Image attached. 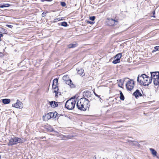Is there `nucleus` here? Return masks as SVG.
<instances>
[{"label":"nucleus","mask_w":159,"mask_h":159,"mask_svg":"<svg viewBox=\"0 0 159 159\" xmlns=\"http://www.w3.org/2000/svg\"><path fill=\"white\" fill-rule=\"evenodd\" d=\"M20 143H23L21 138L18 137L11 138L9 140L8 145L11 146Z\"/></svg>","instance_id":"39448f33"},{"label":"nucleus","mask_w":159,"mask_h":159,"mask_svg":"<svg viewBox=\"0 0 159 159\" xmlns=\"http://www.w3.org/2000/svg\"><path fill=\"white\" fill-rule=\"evenodd\" d=\"M151 79L153 80V83L156 85H159V72H151Z\"/></svg>","instance_id":"7ed1b4c3"},{"label":"nucleus","mask_w":159,"mask_h":159,"mask_svg":"<svg viewBox=\"0 0 159 159\" xmlns=\"http://www.w3.org/2000/svg\"><path fill=\"white\" fill-rule=\"evenodd\" d=\"M48 12H43L42 14V16L43 17H44L45 16L46 14Z\"/></svg>","instance_id":"2f4dec72"},{"label":"nucleus","mask_w":159,"mask_h":159,"mask_svg":"<svg viewBox=\"0 0 159 159\" xmlns=\"http://www.w3.org/2000/svg\"><path fill=\"white\" fill-rule=\"evenodd\" d=\"M49 115L50 116V117L51 118H53V112H51L49 113Z\"/></svg>","instance_id":"7c9ffc66"},{"label":"nucleus","mask_w":159,"mask_h":159,"mask_svg":"<svg viewBox=\"0 0 159 159\" xmlns=\"http://www.w3.org/2000/svg\"><path fill=\"white\" fill-rule=\"evenodd\" d=\"M12 106L16 108L21 109L23 107V105L22 102L17 100L16 103L12 104Z\"/></svg>","instance_id":"0eeeda50"},{"label":"nucleus","mask_w":159,"mask_h":159,"mask_svg":"<svg viewBox=\"0 0 159 159\" xmlns=\"http://www.w3.org/2000/svg\"><path fill=\"white\" fill-rule=\"evenodd\" d=\"M133 95L136 98H137L139 97H141L142 96V94L140 91L138 89H137L133 93Z\"/></svg>","instance_id":"1a4fd4ad"},{"label":"nucleus","mask_w":159,"mask_h":159,"mask_svg":"<svg viewBox=\"0 0 159 159\" xmlns=\"http://www.w3.org/2000/svg\"><path fill=\"white\" fill-rule=\"evenodd\" d=\"M77 70V73L81 75H83L84 72V70H83L82 69H81L80 70Z\"/></svg>","instance_id":"f3484780"},{"label":"nucleus","mask_w":159,"mask_h":159,"mask_svg":"<svg viewBox=\"0 0 159 159\" xmlns=\"http://www.w3.org/2000/svg\"><path fill=\"white\" fill-rule=\"evenodd\" d=\"M87 22H88V23H90V24H93L94 23V22H93V21H87Z\"/></svg>","instance_id":"f704fd0d"},{"label":"nucleus","mask_w":159,"mask_h":159,"mask_svg":"<svg viewBox=\"0 0 159 159\" xmlns=\"http://www.w3.org/2000/svg\"><path fill=\"white\" fill-rule=\"evenodd\" d=\"M61 4L62 7H65L66 5V3L65 2H61Z\"/></svg>","instance_id":"cd10ccee"},{"label":"nucleus","mask_w":159,"mask_h":159,"mask_svg":"<svg viewBox=\"0 0 159 159\" xmlns=\"http://www.w3.org/2000/svg\"><path fill=\"white\" fill-rule=\"evenodd\" d=\"M76 101L74 98H71L68 100L65 103L66 107L69 110H72L75 107Z\"/></svg>","instance_id":"20e7f679"},{"label":"nucleus","mask_w":159,"mask_h":159,"mask_svg":"<svg viewBox=\"0 0 159 159\" xmlns=\"http://www.w3.org/2000/svg\"><path fill=\"white\" fill-rule=\"evenodd\" d=\"M153 17H155V16H153Z\"/></svg>","instance_id":"37998d69"},{"label":"nucleus","mask_w":159,"mask_h":159,"mask_svg":"<svg viewBox=\"0 0 159 159\" xmlns=\"http://www.w3.org/2000/svg\"><path fill=\"white\" fill-rule=\"evenodd\" d=\"M131 144L132 145L134 146H139L140 145L137 142L135 141H133L132 143Z\"/></svg>","instance_id":"412c9836"},{"label":"nucleus","mask_w":159,"mask_h":159,"mask_svg":"<svg viewBox=\"0 0 159 159\" xmlns=\"http://www.w3.org/2000/svg\"><path fill=\"white\" fill-rule=\"evenodd\" d=\"M58 82V80L57 78L53 80L52 85H57Z\"/></svg>","instance_id":"aec40b11"},{"label":"nucleus","mask_w":159,"mask_h":159,"mask_svg":"<svg viewBox=\"0 0 159 159\" xmlns=\"http://www.w3.org/2000/svg\"><path fill=\"white\" fill-rule=\"evenodd\" d=\"M2 102L5 104H7L9 103L10 102V100L9 99H4L2 100Z\"/></svg>","instance_id":"2eb2a0df"},{"label":"nucleus","mask_w":159,"mask_h":159,"mask_svg":"<svg viewBox=\"0 0 159 159\" xmlns=\"http://www.w3.org/2000/svg\"><path fill=\"white\" fill-rule=\"evenodd\" d=\"M154 48L156 51L159 50V46H156Z\"/></svg>","instance_id":"473e14b6"},{"label":"nucleus","mask_w":159,"mask_h":159,"mask_svg":"<svg viewBox=\"0 0 159 159\" xmlns=\"http://www.w3.org/2000/svg\"><path fill=\"white\" fill-rule=\"evenodd\" d=\"M6 26L11 28L13 27V26L11 25H6Z\"/></svg>","instance_id":"72a5a7b5"},{"label":"nucleus","mask_w":159,"mask_h":159,"mask_svg":"<svg viewBox=\"0 0 159 159\" xmlns=\"http://www.w3.org/2000/svg\"><path fill=\"white\" fill-rule=\"evenodd\" d=\"M69 77L68 75H64L62 78L63 80H64L65 81H66L67 80H69Z\"/></svg>","instance_id":"4be33fe9"},{"label":"nucleus","mask_w":159,"mask_h":159,"mask_svg":"<svg viewBox=\"0 0 159 159\" xmlns=\"http://www.w3.org/2000/svg\"><path fill=\"white\" fill-rule=\"evenodd\" d=\"M68 138H70V136H68Z\"/></svg>","instance_id":"ea45409f"},{"label":"nucleus","mask_w":159,"mask_h":159,"mask_svg":"<svg viewBox=\"0 0 159 159\" xmlns=\"http://www.w3.org/2000/svg\"><path fill=\"white\" fill-rule=\"evenodd\" d=\"M122 55L121 53H119L117 54L115 57V58H116L117 59H118V60L120 61V58L121 57Z\"/></svg>","instance_id":"6ab92c4d"},{"label":"nucleus","mask_w":159,"mask_h":159,"mask_svg":"<svg viewBox=\"0 0 159 159\" xmlns=\"http://www.w3.org/2000/svg\"><path fill=\"white\" fill-rule=\"evenodd\" d=\"M52 88L53 89V92L55 93L56 96L58 94V88L57 85H52Z\"/></svg>","instance_id":"9d476101"},{"label":"nucleus","mask_w":159,"mask_h":159,"mask_svg":"<svg viewBox=\"0 0 159 159\" xmlns=\"http://www.w3.org/2000/svg\"><path fill=\"white\" fill-rule=\"evenodd\" d=\"M149 149L151 152V153L153 157H155L157 156V153L156 151L155 150V149L152 148H150Z\"/></svg>","instance_id":"4468645a"},{"label":"nucleus","mask_w":159,"mask_h":159,"mask_svg":"<svg viewBox=\"0 0 159 159\" xmlns=\"http://www.w3.org/2000/svg\"><path fill=\"white\" fill-rule=\"evenodd\" d=\"M61 25L62 26H64L65 27H66L67 26L68 24H67V22H65V21H64V22H63L61 23Z\"/></svg>","instance_id":"393cba45"},{"label":"nucleus","mask_w":159,"mask_h":159,"mask_svg":"<svg viewBox=\"0 0 159 159\" xmlns=\"http://www.w3.org/2000/svg\"><path fill=\"white\" fill-rule=\"evenodd\" d=\"M117 21L116 20L113 19H109L107 21V24L108 25L111 26H113L116 23H117Z\"/></svg>","instance_id":"6e6552de"},{"label":"nucleus","mask_w":159,"mask_h":159,"mask_svg":"<svg viewBox=\"0 0 159 159\" xmlns=\"http://www.w3.org/2000/svg\"><path fill=\"white\" fill-rule=\"evenodd\" d=\"M119 92H120V99L122 100H123V101L125 99V97H124V96L122 93V92L121 91H120Z\"/></svg>","instance_id":"dca6fc26"},{"label":"nucleus","mask_w":159,"mask_h":159,"mask_svg":"<svg viewBox=\"0 0 159 159\" xmlns=\"http://www.w3.org/2000/svg\"><path fill=\"white\" fill-rule=\"evenodd\" d=\"M89 94V92H86L85 93H84V95L85 97H88V95Z\"/></svg>","instance_id":"c756f323"},{"label":"nucleus","mask_w":159,"mask_h":159,"mask_svg":"<svg viewBox=\"0 0 159 159\" xmlns=\"http://www.w3.org/2000/svg\"><path fill=\"white\" fill-rule=\"evenodd\" d=\"M49 102L51 106L53 107H56L58 106L57 102H56L54 101H52L51 102Z\"/></svg>","instance_id":"f8f14e48"},{"label":"nucleus","mask_w":159,"mask_h":159,"mask_svg":"<svg viewBox=\"0 0 159 159\" xmlns=\"http://www.w3.org/2000/svg\"><path fill=\"white\" fill-rule=\"evenodd\" d=\"M153 15H154L155 14V11H154L153 12Z\"/></svg>","instance_id":"a19ab883"},{"label":"nucleus","mask_w":159,"mask_h":159,"mask_svg":"<svg viewBox=\"0 0 159 159\" xmlns=\"http://www.w3.org/2000/svg\"><path fill=\"white\" fill-rule=\"evenodd\" d=\"M134 82L133 80H130L128 81L126 84L127 89L128 90H131L134 87Z\"/></svg>","instance_id":"423d86ee"},{"label":"nucleus","mask_w":159,"mask_h":159,"mask_svg":"<svg viewBox=\"0 0 159 159\" xmlns=\"http://www.w3.org/2000/svg\"><path fill=\"white\" fill-rule=\"evenodd\" d=\"M47 129L50 132H53L54 131L52 127L51 126H49L47 128Z\"/></svg>","instance_id":"bb28decb"},{"label":"nucleus","mask_w":159,"mask_h":159,"mask_svg":"<svg viewBox=\"0 0 159 159\" xmlns=\"http://www.w3.org/2000/svg\"><path fill=\"white\" fill-rule=\"evenodd\" d=\"M89 100L86 98H81L77 102L76 106L79 110L83 111H85L89 106Z\"/></svg>","instance_id":"f257e3e1"},{"label":"nucleus","mask_w":159,"mask_h":159,"mask_svg":"<svg viewBox=\"0 0 159 159\" xmlns=\"http://www.w3.org/2000/svg\"><path fill=\"white\" fill-rule=\"evenodd\" d=\"M51 119L49 113H48L43 116V120L45 121H46Z\"/></svg>","instance_id":"ddd939ff"},{"label":"nucleus","mask_w":159,"mask_h":159,"mask_svg":"<svg viewBox=\"0 0 159 159\" xmlns=\"http://www.w3.org/2000/svg\"><path fill=\"white\" fill-rule=\"evenodd\" d=\"M10 6V4L8 3L4 4H0V8H4L5 7H8Z\"/></svg>","instance_id":"a211bd4d"},{"label":"nucleus","mask_w":159,"mask_h":159,"mask_svg":"<svg viewBox=\"0 0 159 159\" xmlns=\"http://www.w3.org/2000/svg\"><path fill=\"white\" fill-rule=\"evenodd\" d=\"M53 118H56L57 117H58L59 116V115L57 114V112H55L54 113H53Z\"/></svg>","instance_id":"a878e982"},{"label":"nucleus","mask_w":159,"mask_h":159,"mask_svg":"<svg viewBox=\"0 0 159 159\" xmlns=\"http://www.w3.org/2000/svg\"><path fill=\"white\" fill-rule=\"evenodd\" d=\"M95 18V16H90L89 17L90 20H91L92 21H94V20Z\"/></svg>","instance_id":"c85d7f7f"},{"label":"nucleus","mask_w":159,"mask_h":159,"mask_svg":"<svg viewBox=\"0 0 159 159\" xmlns=\"http://www.w3.org/2000/svg\"><path fill=\"white\" fill-rule=\"evenodd\" d=\"M133 141H131V140H128L127 141V142H129V143H132V142H133Z\"/></svg>","instance_id":"e433bc0d"},{"label":"nucleus","mask_w":159,"mask_h":159,"mask_svg":"<svg viewBox=\"0 0 159 159\" xmlns=\"http://www.w3.org/2000/svg\"><path fill=\"white\" fill-rule=\"evenodd\" d=\"M7 31L6 30H4L3 33L7 34Z\"/></svg>","instance_id":"4c0bfd02"},{"label":"nucleus","mask_w":159,"mask_h":159,"mask_svg":"<svg viewBox=\"0 0 159 159\" xmlns=\"http://www.w3.org/2000/svg\"><path fill=\"white\" fill-rule=\"evenodd\" d=\"M94 94L96 96L98 97V98H100V99H101V98H100V96H99L98 95H97L96 93H94Z\"/></svg>","instance_id":"c9c22d12"},{"label":"nucleus","mask_w":159,"mask_h":159,"mask_svg":"<svg viewBox=\"0 0 159 159\" xmlns=\"http://www.w3.org/2000/svg\"><path fill=\"white\" fill-rule=\"evenodd\" d=\"M1 156L0 155V159H1Z\"/></svg>","instance_id":"79ce46f5"},{"label":"nucleus","mask_w":159,"mask_h":159,"mask_svg":"<svg viewBox=\"0 0 159 159\" xmlns=\"http://www.w3.org/2000/svg\"><path fill=\"white\" fill-rule=\"evenodd\" d=\"M66 84L70 85V87L72 88L75 87V85L72 83V81L70 79H69L67 80L66 81Z\"/></svg>","instance_id":"9b49d317"},{"label":"nucleus","mask_w":159,"mask_h":159,"mask_svg":"<svg viewBox=\"0 0 159 159\" xmlns=\"http://www.w3.org/2000/svg\"><path fill=\"white\" fill-rule=\"evenodd\" d=\"M47 1L48 2H51L52 1V0H47Z\"/></svg>","instance_id":"58836bf2"},{"label":"nucleus","mask_w":159,"mask_h":159,"mask_svg":"<svg viewBox=\"0 0 159 159\" xmlns=\"http://www.w3.org/2000/svg\"><path fill=\"white\" fill-rule=\"evenodd\" d=\"M120 62V61L116 58L115 60L113 61L112 63L114 64H116Z\"/></svg>","instance_id":"b1692460"},{"label":"nucleus","mask_w":159,"mask_h":159,"mask_svg":"<svg viewBox=\"0 0 159 159\" xmlns=\"http://www.w3.org/2000/svg\"><path fill=\"white\" fill-rule=\"evenodd\" d=\"M76 45L75 44H70L68 45V47L69 48H73L76 47Z\"/></svg>","instance_id":"5701e85b"},{"label":"nucleus","mask_w":159,"mask_h":159,"mask_svg":"<svg viewBox=\"0 0 159 159\" xmlns=\"http://www.w3.org/2000/svg\"><path fill=\"white\" fill-rule=\"evenodd\" d=\"M137 82L140 84L144 86H148L152 82L151 78L146 75L143 74L141 75H139L137 78Z\"/></svg>","instance_id":"f03ea898"}]
</instances>
